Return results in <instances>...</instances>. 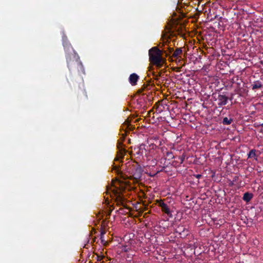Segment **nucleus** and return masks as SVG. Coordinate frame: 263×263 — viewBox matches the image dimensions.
I'll return each mask as SVG.
<instances>
[{
  "label": "nucleus",
  "mask_w": 263,
  "mask_h": 263,
  "mask_svg": "<svg viewBox=\"0 0 263 263\" xmlns=\"http://www.w3.org/2000/svg\"><path fill=\"white\" fill-rule=\"evenodd\" d=\"M169 53L165 48L160 49L157 46L153 47L148 50L149 61L155 66H167L166 58Z\"/></svg>",
  "instance_id": "nucleus-1"
},
{
  "label": "nucleus",
  "mask_w": 263,
  "mask_h": 263,
  "mask_svg": "<svg viewBox=\"0 0 263 263\" xmlns=\"http://www.w3.org/2000/svg\"><path fill=\"white\" fill-rule=\"evenodd\" d=\"M63 45L66 51H70V49L72 51L71 52L68 53L66 56L67 64L74 66L82 65V64L80 60L79 55L73 50L66 36H63Z\"/></svg>",
  "instance_id": "nucleus-2"
},
{
  "label": "nucleus",
  "mask_w": 263,
  "mask_h": 263,
  "mask_svg": "<svg viewBox=\"0 0 263 263\" xmlns=\"http://www.w3.org/2000/svg\"><path fill=\"white\" fill-rule=\"evenodd\" d=\"M167 52H169V55L167 57L170 62H175L177 64H180V66H185L183 59V51L182 48H177L175 50L173 48L167 47Z\"/></svg>",
  "instance_id": "nucleus-3"
},
{
  "label": "nucleus",
  "mask_w": 263,
  "mask_h": 263,
  "mask_svg": "<svg viewBox=\"0 0 263 263\" xmlns=\"http://www.w3.org/2000/svg\"><path fill=\"white\" fill-rule=\"evenodd\" d=\"M125 190V187L120 184V186L115 187L113 190V194L115 196V200L118 205L124 206L126 199L123 195V192Z\"/></svg>",
  "instance_id": "nucleus-4"
},
{
  "label": "nucleus",
  "mask_w": 263,
  "mask_h": 263,
  "mask_svg": "<svg viewBox=\"0 0 263 263\" xmlns=\"http://www.w3.org/2000/svg\"><path fill=\"white\" fill-rule=\"evenodd\" d=\"M157 203L161 209L162 212L167 214L170 217H173L172 212L168 205L164 202L163 200H157Z\"/></svg>",
  "instance_id": "nucleus-5"
},
{
  "label": "nucleus",
  "mask_w": 263,
  "mask_h": 263,
  "mask_svg": "<svg viewBox=\"0 0 263 263\" xmlns=\"http://www.w3.org/2000/svg\"><path fill=\"white\" fill-rule=\"evenodd\" d=\"M175 232L178 233L180 237H185L189 234V231L184 226L180 225L175 229Z\"/></svg>",
  "instance_id": "nucleus-6"
},
{
  "label": "nucleus",
  "mask_w": 263,
  "mask_h": 263,
  "mask_svg": "<svg viewBox=\"0 0 263 263\" xmlns=\"http://www.w3.org/2000/svg\"><path fill=\"white\" fill-rule=\"evenodd\" d=\"M133 171L132 177L134 180L138 181L141 177L142 170L141 167H136L134 168V170Z\"/></svg>",
  "instance_id": "nucleus-7"
},
{
  "label": "nucleus",
  "mask_w": 263,
  "mask_h": 263,
  "mask_svg": "<svg viewBox=\"0 0 263 263\" xmlns=\"http://www.w3.org/2000/svg\"><path fill=\"white\" fill-rule=\"evenodd\" d=\"M229 98L225 95H219L217 97L218 105L219 106H222L227 104Z\"/></svg>",
  "instance_id": "nucleus-8"
},
{
  "label": "nucleus",
  "mask_w": 263,
  "mask_h": 263,
  "mask_svg": "<svg viewBox=\"0 0 263 263\" xmlns=\"http://www.w3.org/2000/svg\"><path fill=\"white\" fill-rule=\"evenodd\" d=\"M186 157V155L184 153H183L181 156H179L177 157L176 158L178 159L177 160H174L172 162V165L177 167L178 166H179L180 164L183 163L184 162L185 158Z\"/></svg>",
  "instance_id": "nucleus-9"
},
{
  "label": "nucleus",
  "mask_w": 263,
  "mask_h": 263,
  "mask_svg": "<svg viewBox=\"0 0 263 263\" xmlns=\"http://www.w3.org/2000/svg\"><path fill=\"white\" fill-rule=\"evenodd\" d=\"M139 79V76L135 73H133L129 76V82L132 86H135L137 84V82Z\"/></svg>",
  "instance_id": "nucleus-10"
},
{
  "label": "nucleus",
  "mask_w": 263,
  "mask_h": 263,
  "mask_svg": "<svg viewBox=\"0 0 263 263\" xmlns=\"http://www.w3.org/2000/svg\"><path fill=\"white\" fill-rule=\"evenodd\" d=\"M160 67H159V68H160ZM148 68L149 69V72H152V74L153 75V76L155 78H157L158 77L161 76V72L160 71L158 70L157 68H158V67H156V71H155L154 67L150 66V67H148Z\"/></svg>",
  "instance_id": "nucleus-11"
},
{
  "label": "nucleus",
  "mask_w": 263,
  "mask_h": 263,
  "mask_svg": "<svg viewBox=\"0 0 263 263\" xmlns=\"http://www.w3.org/2000/svg\"><path fill=\"white\" fill-rule=\"evenodd\" d=\"M123 144L122 143L120 142H118L117 144V148H118L119 152H120V155H121L120 158H123L124 157V155L126 153V151L124 149L123 147Z\"/></svg>",
  "instance_id": "nucleus-12"
},
{
  "label": "nucleus",
  "mask_w": 263,
  "mask_h": 263,
  "mask_svg": "<svg viewBox=\"0 0 263 263\" xmlns=\"http://www.w3.org/2000/svg\"><path fill=\"white\" fill-rule=\"evenodd\" d=\"M252 90H256L261 88L262 86V83L259 81H256L251 85Z\"/></svg>",
  "instance_id": "nucleus-13"
},
{
  "label": "nucleus",
  "mask_w": 263,
  "mask_h": 263,
  "mask_svg": "<svg viewBox=\"0 0 263 263\" xmlns=\"http://www.w3.org/2000/svg\"><path fill=\"white\" fill-rule=\"evenodd\" d=\"M253 197L252 193L246 192L243 194L242 199L245 201L248 202L252 199Z\"/></svg>",
  "instance_id": "nucleus-14"
},
{
  "label": "nucleus",
  "mask_w": 263,
  "mask_h": 263,
  "mask_svg": "<svg viewBox=\"0 0 263 263\" xmlns=\"http://www.w3.org/2000/svg\"><path fill=\"white\" fill-rule=\"evenodd\" d=\"M147 86L145 84H143L142 87L138 90V92L139 93V94H141L142 96H144L145 95H146V97L148 96V94L147 93H150L149 92H144V91H145V90L146 89H147Z\"/></svg>",
  "instance_id": "nucleus-15"
},
{
  "label": "nucleus",
  "mask_w": 263,
  "mask_h": 263,
  "mask_svg": "<svg viewBox=\"0 0 263 263\" xmlns=\"http://www.w3.org/2000/svg\"><path fill=\"white\" fill-rule=\"evenodd\" d=\"M248 158H254L256 160H257V158H256V150L254 149H251L248 155Z\"/></svg>",
  "instance_id": "nucleus-16"
},
{
  "label": "nucleus",
  "mask_w": 263,
  "mask_h": 263,
  "mask_svg": "<svg viewBox=\"0 0 263 263\" xmlns=\"http://www.w3.org/2000/svg\"><path fill=\"white\" fill-rule=\"evenodd\" d=\"M106 233V231L105 230H101V233H100V239L101 241V242L105 245L107 243L106 241L104 239V235Z\"/></svg>",
  "instance_id": "nucleus-17"
},
{
  "label": "nucleus",
  "mask_w": 263,
  "mask_h": 263,
  "mask_svg": "<svg viewBox=\"0 0 263 263\" xmlns=\"http://www.w3.org/2000/svg\"><path fill=\"white\" fill-rule=\"evenodd\" d=\"M233 121V119H228L227 117H224L223 119V120H222V124L223 125H230L231 124V123Z\"/></svg>",
  "instance_id": "nucleus-18"
},
{
  "label": "nucleus",
  "mask_w": 263,
  "mask_h": 263,
  "mask_svg": "<svg viewBox=\"0 0 263 263\" xmlns=\"http://www.w3.org/2000/svg\"><path fill=\"white\" fill-rule=\"evenodd\" d=\"M143 150H145V145L144 144H141L139 146V150L137 153L138 155H142Z\"/></svg>",
  "instance_id": "nucleus-19"
},
{
  "label": "nucleus",
  "mask_w": 263,
  "mask_h": 263,
  "mask_svg": "<svg viewBox=\"0 0 263 263\" xmlns=\"http://www.w3.org/2000/svg\"><path fill=\"white\" fill-rule=\"evenodd\" d=\"M113 170L118 175H120L121 177H123L122 176V172L120 170L119 166L118 165H114Z\"/></svg>",
  "instance_id": "nucleus-20"
},
{
  "label": "nucleus",
  "mask_w": 263,
  "mask_h": 263,
  "mask_svg": "<svg viewBox=\"0 0 263 263\" xmlns=\"http://www.w3.org/2000/svg\"><path fill=\"white\" fill-rule=\"evenodd\" d=\"M166 158L170 160L173 159L174 158H177V157L174 156L173 153L172 152H167L166 153Z\"/></svg>",
  "instance_id": "nucleus-21"
},
{
  "label": "nucleus",
  "mask_w": 263,
  "mask_h": 263,
  "mask_svg": "<svg viewBox=\"0 0 263 263\" xmlns=\"http://www.w3.org/2000/svg\"><path fill=\"white\" fill-rule=\"evenodd\" d=\"M182 67H178V66H176V67H171V69L172 70L176 71H181V69Z\"/></svg>",
  "instance_id": "nucleus-22"
},
{
  "label": "nucleus",
  "mask_w": 263,
  "mask_h": 263,
  "mask_svg": "<svg viewBox=\"0 0 263 263\" xmlns=\"http://www.w3.org/2000/svg\"><path fill=\"white\" fill-rule=\"evenodd\" d=\"M193 176L197 179H199L202 177V175L201 174H194Z\"/></svg>",
  "instance_id": "nucleus-23"
},
{
  "label": "nucleus",
  "mask_w": 263,
  "mask_h": 263,
  "mask_svg": "<svg viewBox=\"0 0 263 263\" xmlns=\"http://www.w3.org/2000/svg\"><path fill=\"white\" fill-rule=\"evenodd\" d=\"M157 110H158L159 112H161L163 110V108H162L160 105H158L157 107Z\"/></svg>",
  "instance_id": "nucleus-24"
},
{
  "label": "nucleus",
  "mask_w": 263,
  "mask_h": 263,
  "mask_svg": "<svg viewBox=\"0 0 263 263\" xmlns=\"http://www.w3.org/2000/svg\"><path fill=\"white\" fill-rule=\"evenodd\" d=\"M119 158H116L115 159V160H119Z\"/></svg>",
  "instance_id": "nucleus-25"
},
{
  "label": "nucleus",
  "mask_w": 263,
  "mask_h": 263,
  "mask_svg": "<svg viewBox=\"0 0 263 263\" xmlns=\"http://www.w3.org/2000/svg\"><path fill=\"white\" fill-rule=\"evenodd\" d=\"M232 81H233V83H234V82H235V80H234V78H233V79H232Z\"/></svg>",
  "instance_id": "nucleus-26"
},
{
  "label": "nucleus",
  "mask_w": 263,
  "mask_h": 263,
  "mask_svg": "<svg viewBox=\"0 0 263 263\" xmlns=\"http://www.w3.org/2000/svg\"><path fill=\"white\" fill-rule=\"evenodd\" d=\"M158 103H160V102H158L156 104V105H157Z\"/></svg>",
  "instance_id": "nucleus-27"
},
{
  "label": "nucleus",
  "mask_w": 263,
  "mask_h": 263,
  "mask_svg": "<svg viewBox=\"0 0 263 263\" xmlns=\"http://www.w3.org/2000/svg\"><path fill=\"white\" fill-rule=\"evenodd\" d=\"M236 178H238V177L236 176V177H235V180H236Z\"/></svg>",
  "instance_id": "nucleus-28"
},
{
  "label": "nucleus",
  "mask_w": 263,
  "mask_h": 263,
  "mask_svg": "<svg viewBox=\"0 0 263 263\" xmlns=\"http://www.w3.org/2000/svg\"><path fill=\"white\" fill-rule=\"evenodd\" d=\"M236 80H238V77H236Z\"/></svg>",
  "instance_id": "nucleus-29"
},
{
  "label": "nucleus",
  "mask_w": 263,
  "mask_h": 263,
  "mask_svg": "<svg viewBox=\"0 0 263 263\" xmlns=\"http://www.w3.org/2000/svg\"><path fill=\"white\" fill-rule=\"evenodd\" d=\"M227 108H228V109H229V108H230V107L228 106Z\"/></svg>",
  "instance_id": "nucleus-30"
}]
</instances>
